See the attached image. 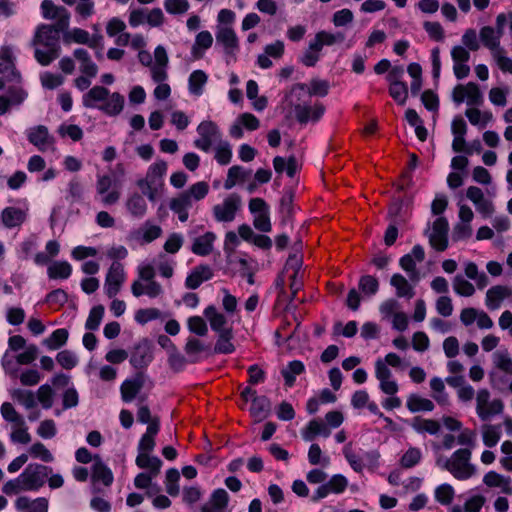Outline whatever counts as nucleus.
I'll return each instance as SVG.
<instances>
[{
    "instance_id": "nucleus-1",
    "label": "nucleus",
    "mask_w": 512,
    "mask_h": 512,
    "mask_svg": "<svg viewBox=\"0 0 512 512\" xmlns=\"http://www.w3.org/2000/svg\"><path fill=\"white\" fill-rule=\"evenodd\" d=\"M66 31L67 29H59L50 24L37 27L31 46L35 48L34 57L40 65L48 66L60 56V33Z\"/></svg>"
},
{
    "instance_id": "nucleus-2",
    "label": "nucleus",
    "mask_w": 512,
    "mask_h": 512,
    "mask_svg": "<svg viewBox=\"0 0 512 512\" xmlns=\"http://www.w3.org/2000/svg\"><path fill=\"white\" fill-rule=\"evenodd\" d=\"M52 472L50 466L29 463L18 477L3 485L2 492L6 495H16L23 491H38L45 485Z\"/></svg>"
},
{
    "instance_id": "nucleus-3",
    "label": "nucleus",
    "mask_w": 512,
    "mask_h": 512,
    "mask_svg": "<svg viewBox=\"0 0 512 512\" xmlns=\"http://www.w3.org/2000/svg\"><path fill=\"white\" fill-rule=\"evenodd\" d=\"M82 104L86 108L98 109L108 116L119 115L124 107V97L118 93H110L104 86L92 87L82 97Z\"/></svg>"
},
{
    "instance_id": "nucleus-4",
    "label": "nucleus",
    "mask_w": 512,
    "mask_h": 512,
    "mask_svg": "<svg viewBox=\"0 0 512 512\" xmlns=\"http://www.w3.org/2000/svg\"><path fill=\"white\" fill-rule=\"evenodd\" d=\"M471 451L466 448L456 450L451 458L446 459L441 464L438 460L437 464L449 471L456 479L466 480L475 475L476 467L470 463Z\"/></svg>"
},
{
    "instance_id": "nucleus-5",
    "label": "nucleus",
    "mask_w": 512,
    "mask_h": 512,
    "mask_svg": "<svg viewBox=\"0 0 512 512\" xmlns=\"http://www.w3.org/2000/svg\"><path fill=\"white\" fill-rule=\"evenodd\" d=\"M215 37V48H221L226 62L229 63L231 59L235 60L240 50L239 39L235 31L229 26H217Z\"/></svg>"
},
{
    "instance_id": "nucleus-6",
    "label": "nucleus",
    "mask_w": 512,
    "mask_h": 512,
    "mask_svg": "<svg viewBox=\"0 0 512 512\" xmlns=\"http://www.w3.org/2000/svg\"><path fill=\"white\" fill-rule=\"evenodd\" d=\"M449 225L445 217H438L432 226H428L424 234L428 237L430 245L437 251H444L448 247Z\"/></svg>"
},
{
    "instance_id": "nucleus-7",
    "label": "nucleus",
    "mask_w": 512,
    "mask_h": 512,
    "mask_svg": "<svg viewBox=\"0 0 512 512\" xmlns=\"http://www.w3.org/2000/svg\"><path fill=\"white\" fill-rule=\"evenodd\" d=\"M241 207V197L232 193L222 203L213 206V216L217 222H232Z\"/></svg>"
},
{
    "instance_id": "nucleus-8",
    "label": "nucleus",
    "mask_w": 512,
    "mask_h": 512,
    "mask_svg": "<svg viewBox=\"0 0 512 512\" xmlns=\"http://www.w3.org/2000/svg\"><path fill=\"white\" fill-rule=\"evenodd\" d=\"M153 360L152 344L149 339L139 340L133 347L130 355V364L135 369H144Z\"/></svg>"
},
{
    "instance_id": "nucleus-9",
    "label": "nucleus",
    "mask_w": 512,
    "mask_h": 512,
    "mask_svg": "<svg viewBox=\"0 0 512 512\" xmlns=\"http://www.w3.org/2000/svg\"><path fill=\"white\" fill-rule=\"evenodd\" d=\"M42 16L45 19H55L54 26L59 29H68L70 23V13L63 6H56L51 0H43L41 3Z\"/></svg>"
},
{
    "instance_id": "nucleus-10",
    "label": "nucleus",
    "mask_w": 512,
    "mask_h": 512,
    "mask_svg": "<svg viewBox=\"0 0 512 512\" xmlns=\"http://www.w3.org/2000/svg\"><path fill=\"white\" fill-rule=\"evenodd\" d=\"M124 281L125 272L123 265L118 261H114L111 264L105 279L106 295L109 298H113L114 296H116L120 291V288Z\"/></svg>"
},
{
    "instance_id": "nucleus-11",
    "label": "nucleus",
    "mask_w": 512,
    "mask_h": 512,
    "mask_svg": "<svg viewBox=\"0 0 512 512\" xmlns=\"http://www.w3.org/2000/svg\"><path fill=\"white\" fill-rule=\"evenodd\" d=\"M113 180L109 175H99L96 182L97 194L101 196V202L104 206L116 204L120 199V192L112 190Z\"/></svg>"
},
{
    "instance_id": "nucleus-12",
    "label": "nucleus",
    "mask_w": 512,
    "mask_h": 512,
    "mask_svg": "<svg viewBox=\"0 0 512 512\" xmlns=\"http://www.w3.org/2000/svg\"><path fill=\"white\" fill-rule=\"evenodd\" d=\"M144 383L145 379L142 372H138L132 378L126 379L120 387L122 400L126 403L133 401L143 388Z\"/></svg>"
},
{
    "instance_id": "nucleus-13",
    "label": "nucleus",
    "mask_w": 512,
    "mask_h": 512,
    "mask_svg": "<svg viewBox=\"0 0 512 512\" xmlns=\"http://www.w3.org/2000/svg\"><path fill=\"white\" fill-rule=\"evenodd\" d=\"M114 481L111 469L102 461L100 456H94L91 467V482H101L105 488H109Z\"/></svg>"
},
{
    "instance_id": "nucleus-14",
    "label": "nucleus",
    "mask_w": 512,
    "mask_h": 512,
    "mask_svg": "<svg viewBox=\"0 0 512 512\" xmlns=\"http://www.w3.org/2000/svg\"><path fill=\"white\" fill-rule=\"evenodd\" d=\"M214 276L212 268L207 264H200L192 269L185 280L186 288L197 289L203 282L212 279Z\"/></svg>"
},
{
    "instance_id": "nucleus-15",
    "label": "nucleus",
    "mask_w": 512,
    "mask_h": 512,
    "mask_svg": "<svg viewBox=\"0 0 512 512\" xmlns=\"http://www.w3.org/2000/svg\"><path fill=\"white\" fill-rule=\"evenodd\" d=\"M324 111L325 107L322 104H315L314 106L296 104L294 106L295 117L300 124H306L309 120L318 121Z\"/></svg>"
},
{
    "instance_id": "nucleus-16",
    "label": "nucleus",
    "mask_w": 512,
    "mask_h": 512,
    "mask_svg": "<svg viewBox=\"0 0 512 512\" xmlns=\"http://www.w3.org/2000/svg\"><path fill=\"white\" fill-rule=\"evenodd\" d=\"M64 41L70 42L73 41L78 44H85L88 45L90 48L96 49L100 41H102L101 35H95L93 37H90L89 33L81 28H74L70 32H66L64 35Z\"/></svg>"
},
{
    "instance_id": "nucleus-17",
    "label": "nucleus",
    "mask_w": 512,
    "mask_h": 512,
    "mask_svg": "<svg viewBox=\"0 0 512 512\" xmlns=\"http://www.w3.org/2000/svg\"><path fill=\"white\" fill-rule=\"evenodd\" d=\"M229 495L225 489L218 488L213 491L207 503H205L200 512H224L228 505Z\"/></svg>"
},
{
    "instance_id": "nucleus-18",
    "label": "nucleus",
    "mask_w": 512,
    "mask_h": 512,
    "mask_svg": "<svg viewBox=\"0 0 512 512\" xmlns=\"http://www.w3.org/2000/svg\"><path fill=\"white\" fill-rule=\"evenodd\" d=\"M512 291L509 287L503 285H495L486 292L485 303L490 310H496L501 306V302L510 297Z\"/></svg>"
},
{
    "instance_id": "nucleus-19",
    "label": "nucleus",
    "mask_w": 512,
    "mask_h": 512,
    "mask_svg": "<svg viewBox=\"0 0 512 512\" xmlns=\"http://www.w3.org/2000/svg\"><path fill=\"white\" fill-rule=\"evenodd\" d=\"M131 292L135 297H140L145 294L150 298H156L163 293V288L160 283L155 280L147 282L146 285H143L137 280L131 285Z\"/></svg>"
},
{
    "instance_id": "nucleus-20",
    "label": "nucleus",
    "mask_w": 512,
    "mask_h": 512,
    "mask_svg": "<svg viewBox=\"0 0 512 512\" xmlns=\"http://www.w3.org/2000/svg\"><path fill=\"white\" fill-rule=\"evenodd\" d=\"M26 220V213L16 207H6L1 212V221L6 228L20 226Z\"/></svg>"
},
{
    "instance_id": "nucleus-21",
    "label": "nucleus",
    "mask_w": 512,
    "mask_h": 512,
    "mask_svg": "<svg viewBox=\"0 0 512 512\" xmlns=\"http://www.w3.org/2000/svg\"><path fill=\"white\" fill-rule=\"evenodd\" d=\"M308 90V94L310 96H319L324 97L329 92V82L327 80H322L318 78H313L310 81L309 86L303 83H298L293 86L291 93H294L296 90Z\"/></svg>"
},
{
    "instance_id": "nucleus-22",
    "label": "nucleus",
    "mask_w": 512,
    "mask_h": 512,
    "mask_svg": "<svg viewBox=\"0 0 512 512\" xmlns=\"http://www.w3.org/2000/svg\"><path fill=\"white\" fill-rule=\"evenodd\" d=\"M215 239L216 235L213 232H206L194 239L191 251L199 256H207L213 250V243Z\"/></svg>"
},
{
    "instance_id": "nucleus-23",
    "label": "nucleus",
    "mask_w": 512,
    "mask_h": 512,
    "mask_svg": "<svg viewBox=\"0 0 512 512\" xmlns=\"http://www.w3.org/2000/svg\"><path fill=\"white\" fill-rule=\"evenodd\" d=\"M204 316L208 319L211 329L217 334L226 330H232L231 327H225L227 324V319L222 313L217 311L214 305H210L205 308Z\"/></svg>"
},
{
    "instance_id": "nucleus-24",
    "label": "nucleus",
    "mask_w": 512,
    "mask_h": 512,
    "mask_svg": "<svg viewBox=\"0 0 512 512\" xmlns=\"http://www.w3.org/2000/svg\"><path fill=\"white\" fill-rule=\"evenodd\" d=\"M74 57L80 62V71L88 77H95L98 73L97 65L91 60L86 49L77 48L73 52Z\"/></svg>"
},
{
    "instance_id": "nucleus-25",
    "label": "nucleus",
    "mask_w": 512,
    "mask_h": 512,
    "mask_svg": "<svg viewBox=\"0 0 512 512\" xmlns=\"http://www.w3.org/2000/svg\"><path fill=\"white\" fill-rule=\"evenodd\" d=\"M330 434V428L318 419L311 420L305 429L302 430V437L305 441H312L317 435L329 437Z\"/></svg>"
},
{
    "instance_id": "nucleus-26",
    "label": "nucleus",
    "mask_w": 512,
    "mask_h": 512,
    "mask_svg": "<svg viewBox=\"0 0 512 512\" xmlns=\"http://www.w3.org/2000/svg\"><path fill=\"white\" fill-rule=\"evenodd\" d=\"M28 140L40 150H44L52 143V138L49 135L48 129L43 125H39L32 129L28 134Z\"/></svg>"
},
{
    "instance_id": "nucleus-27",
    "label": "nucleus",
    "mask_w": 512,
    "mask_h": 512,
    "mask_svg": "<svg viewBox=\"0 0 512 512\" xmlns=\"http://www.w3.org/2000/svg\"><path fill=\"white\" fill-rule=\"evenodd\" d=\"M345 34L343 32L331 33L326 30L317 32L312 39L322 50L324 46H332L335 44H341L345 41Z\"/></svg>"
},
{
    "instance_id": "nucleus-28",
    "label": "nucleus",
    "mask_w": 512,
    "mask_h": 512,
    "mask_svg": "<svg viewBox=\"0 0 512 512\" xmlns=\"http://www.w3.org/2000/svg\"><path fill=\"white\" fill-rule=\"evenodd\" d=\"M410 426L417 433H429L430 435L438 434L441 429L438 421L433 419H424L420 416L414 417L410 422Z\"/></svg>"
},
{
    "instance_id": "nucleus-29",
    "label": "nucleus",
    "mask_w": 512,
    "mask_h": 512,
    "mask_svg": "<svg viewBox=\"0 0 512 512\" xmlns=\"http://www.w3.org/2000/svg\"><path fill=\"white\" fill-rule=\"evenodd\" d=\"M390 284L396 289V295L398 297L411 299L415 295L412 285L399 273H396L391 277Z\"/></svg>"
},
{
    "instance_id": "nucleus-30",
    "label": "nucleus",
    "mask_w": 512,
    "mask_h": 512,
    "mask_svg": "<svg viewBox=\"0 0 512 512\" xmlns=\"http://www.w3.org/2000/svg\"><path fill=\"white\" fill-rule=\"evenodd\" d=\"M294 192L292 190H286L280 199L279 213L281 215V224L285 225L291 221L294 207Z\"/></svg>"
},
{
    "instance_id": "nucleus-31",
    "label": "nucleus",
    "mask_w": 512,
    "mask_h": 512,
    "mask_svg": "<svg viewBox=\"0 0 512 512\" xmlns=\"http://www.w3.org/2000/svg\"><path fill=\"white\" fill-rule=\"evenodd\" d=\"M169 206L170 209L178 215L181 222H186L188 220V209L192 207V202L189 201L188 196L179 195L178 197L171 199Z\"/></svg>"
},
{
    "instance_id": "nucleus-32",
    "label": "nucleus",
    "mask_w": 512,
    "mask_h": 512,
    "mask_svg": "<svg viewBox=\"0 0 512 512\" xmlns=\"http://www.w3.org/2000/svg\"><path fill=\"white\" fill-rule=\"evenodd\" d=\"M210 349L209 345H205L199 339L189 337L184 346V351L189 357L190 363H197L199 361V354Z\"/></svg>"
},
{
    "instance_id": "nucleus-33",
    "label": "nucleus",
    "mask_w": 512,
    "mask_h": 512,
    "mask_svg": "<svg viewBox=\"0 0 512 512\" xmlns=\"http://www.w3.org/2000/svg\"><path fill=\"white\" fill-rule=\"evenodd\" d=\"M126 207L130 214L136 218L144 217L147 211V203L144 197L138 193H134L128 198Z\"/></svg>"
},
{
    "instance_id": "nucleus-34",
    "label": "nucleus",
    "mask_w": 512,
    "mask_h": 512,
    "mask_svg": "<svg viewBox=\"0 0 512 512\" xmlns=\"http://www.w3.org/2000/svg\"><path fill=\"white\" fill-rule=\"evenodd\" d=\"M501 36L502 35H500L494 28L490 26H485L481 28L479 33V38L481 42L484 44V46H486L493 52L496 50H500L499 43Z\"/></svg>"
},
{
    "instance_id": "nucleus-35",
    "label": "nucleus",
    "mask_w": 512,
    "mask_h": 512,
    "mask_svg": "<svg viewBox=\"0 0 512 512\" xmlns=\"http://www.w3.org/2000/svg\"><path fill=\"white\" fill-rule=\"evenodd\" d=\"M304 370L305 366L301 361L293 360L289 362L288 365L281 370L285 385L292 387L295 383L296 376L302 374Z\"/></svg>"
},
{
    "instance_id": "nucleus-36",
    "label": "nucleus",
    "mask_w": 512,
    "mask_h": 512,
    "mask_svg": "<svg viewBox=\"0 0 512 512\" xmlns=\"http://www.w3.org/2000/svg\"><path fill=\"white\" fill-rule=\"evenodd\" d=\"M271 410V402L266 396H254L251 400L250 413L259 419L265 418Z\"/></svg>"
},
{
    "instance_id": "nucleus-37",
    "label": "nucleus",
    "mask_w": 512,
    "mask_h": 512,
    "mask_svg": "<svg viewBox=\"0 0 512 512\" xmlns=\"http://www.w3.org/2000/svg\"><path fill=\"white\" fill-rule=\"evenodd\" d=\"M207 79V74L203 70L193 71L188 79L189 92L196 96L202 95Z\"/></svg>"
},
{
    "instance_id": "nucleus-38",
    "label": "nucleus",
    "mask_w": 512,
    "mask_h": 512,
    "mask_svg": "<svg viewBox=\"0 0 512 512\" xmlns=\"http://www.w3.org/2000/svg\"><path fill=\"white\" fill-rule=\"evenodd\" d=\"M406 406L412 413L421 411H432L434 409V403L427 398H423L417 394H411L408 399Z\"/></svg>"
},
{
    "instance_id": "nucleus-39",
    "label": "nucleus",
    "mask_w": 512,
    "mask_h": 512,
    "mask_svg": "<svg viewBox=\"0 0 512 512\" xmlns=\"http://www.w3.org/2000/svg\"><path fill=\"white\" fill-rule=\"evenodd\" d=\"M233 338L232 330H226L218 333V339L214 346V353L216 354H231L235 351V346L231 340Z\"/></svg>"
},
{
    "instance_id": "nucleus-40",
    "label": "nucleus",
    "mask_w": 512,
    "mask_h": 512,
    "mask_svg": "<svg viewBox=\"0 0 512 512\" xmlns=\"http://www.w3.org/2000/svg\"><path fill=\"white\" fill-rule=\"evenodd\" d=\"M213 44V37L209 31H201L195 37V42L192 46V55L195 58L202 57V52L200 50H207Z\"/></svg>"
},
{
    "instance_id": "nucleus-41",
    "label": "nucleus",
    "mask_w": 512,
    "mask_h": 512,
    "mask_svg": "<svg viewBox=\"0 0 512 512\" xmlns=\"http://www.w3.org/2000/svg\"><path fill=\"white\" fill-rule=\"evenodd\" d=\"M47 272L52 279H67L72 273V267L67 261H55L48 267Z\"/></svg>"
},
{
    "instance_id": "nucleus-42",
    "label": "nucleus",
    "mask_w": 512,
    "mask_h": 512,
    "mask_svg": "<svg viewBox=\"0 0 512 512\" xmlns=\"http://www.w3.org/2000/svg\"><path fill=\"white\" fill-rule=\"evenodd\" d=\"M137 237L141 238L145 243H150L160 237L162 229L158 225H153L150 221H146L136 232Z\"/></svg>"
},
{
    "instance_id": "nucleus-43",
    "label": "nucleus",
    "mask_w": 512,
    "mask_h": 512,
    "mask_svg": "<svg viewBox=\"0 0 512 512\" xmlns=\"http://www.w3.org/2000/svg\"><path fill=\"white\" fill-rule=\"evenodd\" d=\"M320 47L311 40L309 42L308 48L304 51L303 55L300 58V62L306 67H314L317 62L320 60Z\"/></svg>"
},
{
    "instance_id": "nucleus-44",
    "label": "nucleus",
    "mask_w": 512,
    "mask_h": 512,
    "mask_svg": "<svg viewBox=\"0 0 512 512\" xmlns=\"http://www.w3.org/2000/svg\"><path fill=\"white\" fill-rule=\"evenodd\" d=\"M137 186L141 189L143 195L147 196L151 202H155L162 183L144 178L137 181Z\"/></svg>"
},
{
    "instance_id": "nucleus-45",
    "label": "nucleus",
    "mask_w": 512,
    "mask_h": 512,
    "mask_svg": "<svg viewBox=\"0 0 512 512\" xmlns=\"http://www.w3.org/2000/svg\"><path fill=\"white\" fill-rule=\"evenodd\" d=\"M197 132L201 137L211 139L215 142L221 140V132L218 126L212 121H202L197 127Z\"/></svg>"
},
{
    "instance_id": "nucleus-46",
    "label": "nucleus",
    "mask_w": 512,
    "mask_h": 512,
    "mask_svg": "<svg viewBox=\"0 0 512 512\" xmlns=\"http://www.w3.org/2000/svg\"><path fill=\"white\" fill-rule=\"evenodd\" d=\"M465 96L467 104L470 106H480L484 102L483 93L479 86L474 82H469L465 86Z\"/></svg>"
},
{
    "instance_id": "nucleus-47",
    "label": "nucleus",
    "mask_w": 512,
    "mask_h": 512,
    "mask_svg": "<svg viewBox=\"0 0 512 512\" xmlns=\"http://www.w3.org/2000/svg\"><path fill=\"white\" fill-rule=\"evenodd\" d=\"M69 333L66 329L60 328L52 332L49 338L43 341L44 345H46L51 350H56L63 346L68 340Z\"/></svg>"
},
{
    "instance_id": "nucleus-48",
    "label": "nucleus",
    "mask_w": 512,
    "mask_h": 512,
    "mask_svg": "<svg viewBox=\"0 0 512 512\" xmlns=\"http://www.w3.org/2000/svg\"><path fill=\"white\" fill-rule=\"evenodd\" d=\"M358 287L361 293L371 297L378 292L379 282L374 276L364 275L359 279Z\"/></svg>"
},
{
    "instance_id": "nucleus-49",
    "label": "nucleus",
    "mask_w": 512,
    "mask_h": 512,
    "mask_svg": "<svg viewBox=\"0 0 512 512\" xmlns=\"http://www.w3.org/2000/svg\"><path fill=\"white\" fill-rule=\"evenodd\" d=\"M209 192V185L205 181H200L193 184L187 191L181 193L180 195H186L189 198V201L192 200L199 201L206 197Z\"/></svg>"
},
{
    "instance_id": "nucleus-50",
    "label": "nucleus",
    "mask_w": 512,
    "mask_h": 512,
    "mask_svg": "<svg viewBox=\"0 0 512 512\" xmlns=\"http://www.w3.org/2000/svg\"><path fill=\"white\" fill-rule=\"evenodd\" d=\"M104 306L103 305H97L94 306L89 313V316L85 323V328L90 331H95L99 328L101 321L104 316Z\"/></svg>"
},
{
    "instance_id": "nucleus-51",
    "label": "nucleus",
    "mask_w": 512,
    "mask_h": 512,
    "mask_svg": "<svg viewBox=\"0 0 512 512\" xmlns=\"http://www.w3.org/2000/svg\"><path fill=\"white\" fill-rule=\"evenodd\" d=\"M454 291L461 296L470 297L475 293L474 286L462 275H456L453 279Z\"/></svg>"
},
{
    "instance_id": "nucleus-52",
    "label": "nucleus",
    "mask_w": 512,
    "mask_h": 512,
    "mask_svg": "<svg viewBox=\"0 0 512 512\" xmlns=\"http://www.w3.org/2000/svg\"><path fill=\"white\" fill-rule=\"evenodd\" d=\"M215 159L221 165H227L232 158L231 146L227 141L220 140L215 148Z\"/></svg>"
},
{
    "instance_id": "nucleus-53",
    "label": "nucleus",
    "mask_w": 512,
    "mask_h": 512,
    "mask_svg": "<svg viewBox=\"0 0 512 512\" xmlns=\"http://www.w3.org/2000/svg\"><path fill=\"white\" fill-rule=\"evenodd\" d=\"M166 172L167 163L164 160H158L148 168L145 178L149 180H155L158 183H162V178Z\"/></svg>"
},
{
    "instance_id": "nucleus-54",
    "label": "nucleus",
    "mask_w": 512,
    "mask_h": 512,
    "mask_svg": "<svg viewBox=\"0 0 512 512\" xmlns=\"http://www.w3.org/2000/svg\"><path fill=\"white\" fill-rule=\"evenodd\" d=\"M389 94L399 105H404L408 98V85L405 82L391 84Z\"/></svg>"
},
{
    "instance_id": "nucleus-55",
    "label": "nucleus",
    "mask_w": 512,
    "mask_h": 512,
    "mask_svg": "<svg viewBox=\"0 0 512 512\" xmlns=\"http://www.w3.org/2000/svg\"><path fill=\"white\" fill-rule=\"evenodd\" d=\"M12 398L22 404L26 409H31L36 405L34 393L28 390L15 389L12 392Z\"/></svg>"
},
{
    "instance_id": "nucleus-56",
    "label": "nucleus",
    "mask_w": 512,
    "mask_h": 512,
    "mask_svg": "<svg viewBox=\"0 0 512 512\" xmlns=\"http://www.w3.org/2000/svg\"><path fill=\"white\" fill-rule=\"evenodd\" d=\"M29 453L33 458L40 459L46 463L54 461L52 453L41 442L32 444L29 448Z\"/></svg>"
},
{
    "instance_id": "nucleus-57",
    "label": "nucleus",
    "mask_w": 512,
    "mask_h": 512,
    "mask_svg": "<svg viewBox=\"0 0 512 512\" xmlns=\"http://www.w3.org/2000/svg\"><path fill=\"white\" fill-rule=\"evenodd\" d=\"M1 414L8 422L14 423L18 426H24L25 424L22 416L17 413L13 405L9 402H4L1 405Z\"/></svg>"
},
{
    "instance_id": "nucleus-58",
    "label": "nucleus",
    "mask_w": 512,
    "mask_h": 512,
    "mask_svg": "<svg viewBox=\"0 0 512 512\" xmlns=\"http://www.w3.org/2000/svg\"><path fill=\"white\" fill-rule=\"evenodd\" d=\"M490 402V392L483 388L479 389L476 395V412L482 421H487V413L484 412V407Z\"/></svg>"
},
{
    "instance_id": "nucleus-59",
    "label": "nucleus",
    "mask_w": 512,
    "mask_h": 512,
    "mask_svg": "<svg viewBox=\"0 0 512 512\" xmlns=\"http://www.w3.org/2000/svg\"><path fill=\"white\" fill-rule=\"evenodd\" d=\"M68 194L66 200L71 204L81 202L83 200L84 189L80 181L73 179L68 184Z\"/></svg>"
},
{
    "instance_id": "nucleus-60",
    "label": "nucleus",
    "mask_w": 512,
    "mask_h": 512,
    "mask_svg": "<svg viewBox=\"0 0 512 512\" xmlns=\"http://www.w3.org/2000/svg\"><path fill=\"white\" fill-rule=\"evenodd\" d=\"M454 494V489L449 484H441L435 489V499L442 505L451 504Z\"/></svg>"
},
{
    "instance_id": "nucleus-61",
    "label": "nucleus",
    "mask_w": 512,
    "mask_h": 512,
    "mask_svg": "<svg viewBox=\"0 0 512 512\" xmlns=\"http://www.w3.org/2000/svg\"><path fill=\"white\" fill-rule=\"evenodd\" d=\"M500 439V427L485 425L483 427V442L487 447H494Z\"/></svg>"
},
{
    "instance_id": "nucleus-62",
    "label": "nucleus",
    "mask_w": 512,
    "mask_h": 512,
    "mask_svg": "<svg viewBox=\"0 0 512 512\" xmlns=\"http://www.w3.org/2000/svg\"><path fill=\"white\" fill-rule=\"evenodd\" d=\"M187 326L191 333H194L198 336H206L208 333L207 324L200 316H191L188 318Z\"/></svg>"
},
{
    "instance_id": "nucleus-63",
    "label": "nucleus",
    "mask_w": 512,
    "mask_h": 512,
    "mask_svg": "<svg viewBox=\"0 0 512 512\" xmlns=\"http://www.w3.org/2000/svg\"><path fill=\"white\" fill-rule=\"evenodd\" d=\"M54 392L50 385H41L37 391V399L44 409H50L53 405Z\"/></svg>"
},
{
    "instance_id": "nucleus-64",
    "label": "nucleus",
    "mask_w": 512,
    "mask_h": 512,
    "mask_svg": "<svg viewBox=\"0 0 512 512\" xmlns=\"http://www.w3.org/2000/svg\"><path fill=\"white\" fill-rule=\"evenodd\" d=\"M421 456V451L418 448H409L400 460L401 466L412 468L419 463Z\"/></svg>"
}]
</instances>
